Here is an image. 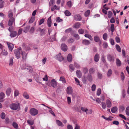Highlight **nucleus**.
Returning <instances> with one entry per match:
<instances>
[{"instance_id":"obj_1","label":"nucleus","mask_w":129,"mask_h":129,"mask_svg":"<svg viewBox=\"0 0 129 129\" xmlns=\"http://www.w3.org/2000/svg\"><path fill=\"white\" fill-rule=\"evenodd\" d=\"M21 50V48L20 47L18 48L15 49L14 50L15 56L17 59L21 57L20 51Z\"/></svg>"},{"instance_id":"obj_2","label":"nucleus","mask_w":129,"mask_h":129,"mask_svg":"<svg viewBox=\"0 0 129 129\" xmlns=\"http://www.w3.org/2000/svg\"><path fill=\"white\" fill-rule=\"evenodd\" d=\"M10 107L11 109L14 110L20 109L19 103H18L17 104L15 103L12 104L10 105Z\"/></svg>"},{"instance_id":"obj_3","label":"nucleus","mask_w":129,"mask_h":129,"mask_svg":"<svg viewBox=\"0 0 129 129\" xmlns=\"http://www.w3.org/2000/svg\"><path fill=\"white\" fill-rule=\"evenodd\" d=\"M50 83V85L48 83L46 84L49 86H51L52 87L54 88L56 87L57 85V82L54 79H53L51 80Z\"/></svg>"},{"instance_id":"obj_4","label":"nucleus","mask_w":129,"mask_h":129,"mask_svg":"<svg viewBox=\"0 0 129 129\" xmlns=\"http://www.w3.org/2000/svg\"><path fill=\"white\" fill-rule=\"evenodd\" d=\"M81 110L83 112H86L87 114H90L92 113V111L91 109L88 110L87 108L85 107H81Z\"/></svg>"},{"instance_id":"obj_5","label":"nucleus","mask_w":129,"mask_h":129,"mask_svg":"<svg viewBox=\"0 0 129 129\" xmlns=\"http://www.w3.org/2000/svg\"><path fill=\"white\" fill-rule=\"evenodd\" d=\"M30 113L32 115L35 116L38 114V111L36 109L32 108L30 110Z\"/></svg>"},{"instance_id":"obj_6","label":"nucleus","mask_w":129,"mask_h":129,"mask_svg":"<svg viewBox=\"0 0 129 129\" xmlns=\"http://www.w3.org/2000/svg\"><path fill=\"white\" fill-rule=\"evenodd\" d=\"M107 58L108 61L110 62H112L114 61V56L110 54L107 55Z\"/></svg>"},{"instance_id":"obj_7","label":"nucleus","mask_w":129,"mask_h":129,"mask_svg":"<svg viewBox=\"0 0 129 129\" xmlns=\"http://www.w3.org/2000/svg\"><path fill=\"white\" fill-rule=\"evenodd\" d=\"M59 61H61L63 59V58L61 56L60 53H59L55 57Z\"/></svg>"},{"instance_id":"obj_8","label":"nucleus","mask_w":129,"mask_h":129,"mask_svg":"<svg viewBox=\"0 0 129 129\" xmlns=\"http://www.w3.org/2000/svg\"><path fill=\"white\" fill-rule=\"evenodd\" d=\"M7 44L9 50L12 51L14 47V45L8 42H7Z\"/></svg>"},{"instance_id":"obj_9","label":"nucleus","mask_w":129,"mask_h":129,"mask_svg":"<svg viewBox=\"0 0 129 129\" xmlns=\"http://www.w3.org/2000/svg\"><path fill=\"white\" fill-rule=\"evenodd\" d=\"M61 49L63 51H66L68 49L67 46L65 44H62L61 45Z\"/></svg>"},{"instance_id":"obj_10","label":"nucleus","mask_w":129,"mask_h":129,"mask_svg":"<svg viewBox=\"0 0 129 129\" xmlns=\"http://www.w3.org/2000/svg\"><path fill=\"white\" fill-rule=\"evenodd\" d=\"M74 19L76 21H80L82 19L81 16L79 14H76L74 15Z\"/></svg>"},{"instance_id":"obj_11","label":"nucleus","mask_w":129,"mask_h":129,"mask_svg":"<svg viewBox=\"0 0 129 129\" xmlns=\"http://www.w3.org/2000/svg\"><path fill=\"white\" fill-rule=\"evenodd\" d=\"M73 92V89L71 87H69L67 88V92L68 94H71Z\"/></svg>"},{"instance_id":"obj_12","label":"nucleus","mask_w":129,"mask_h":129,"mask_svg":"<svg viewBox=\"0 0 129 129\" xmlns=\"http://www.w3.org/2000/svg\"><path fill=\"white\" fill-rule=\"evenodd\" d=\"M21 54L22 55V59L23 60H25L27 58V54L24 51H22Z\"/></svg>"},{"instance_id":"obj_13","label":"nucleus","mask_w":129,"mask_h":129,"mask_svg":"<svg viewBox=\"0 0 129 129\" xmlns=\"http://www.w3.org/2000/svg\"><path fill=\"white\" fill-rule=\"evenodd\" d=\"M15 21V19L14 18H12L11 19H10L9 20L8 24L10 26H11Z\"/></svg>"},{"instance_id":"obj_14","label":"nucleus","mask_w":129,"mask_h":129,"mask_svg":"<svg viewBox=\"0 0 129 129\" xmlns=\"http://www.w3.org/2000/svg\"><path fill=\"white\" fill-rule=\"evenodd\" d=\"M94 40L96 42H99L100 44H101V42L100 41V38L99 36H94Z\"/></svg>"},{"instance_id":"obj_15","label":"nucleus","mask_w":129,"mask_h":129,"mask_svg":"<svg viewBox=\"0 0 129 129\" xmlns=\"http://www.w3.org/2000/svg\"><path fill=\"white\" fill-rule=\"evenodd\" d=\"M17 35H18L17 32L15 31H13L11 32L10 36L11 37H14Z\"/></svg>"},{"instance_id":"obj_16","label":"nucleus","mask_w":129,"mask_h":129,"mask_svg":"<svg viewBox=\"0 0 129 129\" xmlns=\"http://www.w3.org/2000/svg\"><path fill=\"white\" fill-rule=\"evenodd\" d=\"M106 104L108 108H110L112 106V103L111 101L108 99L106 100Z\"/></svg>"},{"instance_id":"obj_17","label":"nucleus","mask_w":129,"mask_h":129,"mask_svg":"<svg viewBox=\"0 0 129 129\" xmlns=\"http://www.w3.org/2000/svg\"><path fill=\"white\" fill-rule=\"evenodd\" d=\"M100 56L97 53L95 54L94 57V60L96 62H98L99 60Z\"/></svg>"},{"instance_id":"obj_18","label":"nucleus","mask_w":129,"mask_h":129,"mask_svg":"<svg viewBox=\"0 0 129 129\" xmlns=\"http://www.w3.org/2000/svg\"><path fill=\"white\" fill-rule=\"evenodd\" d=\"M51 16H50L49 17L47 20V25L49 27H50L51 26V23L52 21L51 19Z\"/></svg>"},{"instance_id":"obj_19","label":"nucleus","mask_w":129,"mask_h":129,"mask_svg":"<svg viewBox=\"0 0 129 129\" xmlns=\"http://www.w3.org/2000/svg\"><path fill=\"white\" fill-rule=\"evenodd\" d=\"M23 69H26L30 73H32L33 71V68L31 66H28L27 67V68H23Z\"/></svg>"},{"instance_id":"obj_20","label":"nucleus","mask_w":129,"mask_h":129,"mask_svg":"<svg viewBox=\"0 0 129 129\" xmlns=\"http://www.w3.org/2000/svg\"><path fill=\"white\" fill-rule=\"evenodd\" d=\"M13 16L12 10H10L8 12V17L10 19H11L12 18H14L13 17Z\"/></svg>"},{"instance_id":"obj_21","label":"nucleus","mask_w":129,"mask_h":129,"mask_svg":"<svg viewBox=\"0 0 129 129\" xmlns=\"http://www.w3.org/2000/svg\"><path fill=\"white\" fill-rule=\"evenodd\" d=\"M11 92V89L10 88H8L7 89L6 92V94L7 96H10Z\"/></svg>"},{"instance_id":"obj_22","label":"nucleus","mask_w":129,"mask_h":129,"mask_svg":"<svg viewBox=\"0 0 129 129\" xmlns=\"http://www.w3.org/2000/svg\"><path fill=\"white\" fill-rule=\"evenodd\" d=\"M60 8L59 7H57L56 5H55L51 7V10L52 11H53L55 9L58 10Z\"/></svg>"},{"instance_id":"obj_23","label":"nucleus","mask_w":129,"mask_h":129,"mask_svg":"<svg viewBox=\"0 0 129 129\" xmlns=\"http://www.w3.org/2000/svg\"><path fill=\"white\" fill-rule=\"evenodd\" d=\"M76 73L77 77L80 78L82 76V73L81 71L79 70H77L76 72Z\"/></svg>"},{"instance_id":"obj_24","label":"nucleus","mask_w":129,"mask_h":129,"mask_svg":"<svg viewBox=\"0 0 129 129\" xmlns=\"http://www.w3.org/2000/svg\"><path fill=\"white\" fill-rule=\"evenodd\" d=\"M82 43L84 45H88L90 44L89 41L86 40H84L82 41Z\"/></svg>"},{"instance_id":"obj_25","label":"nucleus","mask_w":129,"mask_h":129,"mask_svg":"<svg viewBox=\"0 0 129 129\" xmlns=\"http://www.w3.org/2000/svg\"><path fill=\"white\" fill-rule=\"evenodd\" d=\"M67 59L68 61L69 62H71L72 61V55L70 54H68L67 57Z\"/></svg>"},{"instance_id":"obj_26","label":"nucleus","mask_w":129,"mask_h":129,"mask_svg":"<svg viewBox=\"0 0 129 129\" xmlns=\"http://www.w3.org/2000/svg\"><path fill=\"white\" fill-rule=\"evenodd\" d=\"M56 122L58 125L61 127H63L64 126V125L62 122L59 120H56Z\"/></svg>"},{"instance_id":"obj_27","label":"nucleus","mask_w":129,"mask_h":129,"mask_svg":"<svg viewBox=\"0 0 129 129\" xmlns=\"http://www.w3.org/2000/svg\"><path fill=\"white\" fill-rule=\"evenodd\" d=\"M81 25L79 23L77 22L75 23L73 25V27L76 28H79L80 26Z\"/></svg>"},{"instance_id":"obj_28","label":"nucleus","mask_w":129,"mask_h":129,"mask_svg":"<svg viewBox=\"0 0 129 129\" xmlns=\"http://www.w3.org/2000/svg\"><path fill=\"white\" fill-rule=\"evenodd\" d=\"M117 110V108L116 107H114L112 108L111 111L113 113H115Z\"/></svg>"},{"instance_id":"obj_29","label":"nucleus","mask_w":129,"mask_h":129,"mask_svg":"<svg viewBox=\"0 0 129 129\" xmlns=\"http://www.w3.org/2000/svg\"><path fill=\"white\" fill-rule=\"evenodd\" d=\"M14 58L12 57L10 58L9 60V65L10 66H12L13 64V59Z\"/></svg>"},{"instance_id":"obj_30","label":"nucleus","mask_w":129,"mask_h":129,"mask_svg":"<svg viewBox=\"0 0 129 129\" xmlns=\"http://www.w3.org/2000/svg\"><path fill=\"white\" fill-rule=\"evenodd\" d=\"M116 62L117 66H120L121 65V62L118 59L116 60Z\"/></svg>"},{"instance_id":"obj_31","label":"nucleus","mask_w":129,"mask_h":129,"mask_svg":"<svg viewBox=\"0 0 129 129\" xmlns=\"http://www.w3.org/2000/svg\"><path fill=\"white\" fill-rule=\"evenodd\" d=\"M23 96L25 99H28L29 98V95L27 92H25L23 94Z\"/></svg>"},{"instance_id":"obj_32","label":"nucleus","mask_w":129,"mask_h":129,"mask_svg":"<svg viewBox=\"0 0 129 129\" xmlns=\"http://www.w3.org/2000/svg\"><path fill=\"white\" fill-rule=\"evenodd\" d=\"M84 36L88 38L91 41H92L93 40L92 37L90 35L88 34H86L84 35Z\"/></svg>"},{"instance_id":"obj_33","label":"nucleus","mask_w":129,"mask_h":129,"mask_svg":"<svg viewBox=\"0 0 129 129\" xmlns=\"http://www.w3.org/2000/svg\"><path fill=\"white\" fill-rule=\"evenodd\" d=\"M5 94L3 92L0 93V99H4L5 97Z\"/></svg>"},{"instance_id":"obj_34","label":"nucleus","mask_w":129,"mask_h":129,"mask_svg":"<svg viewBox=\"0 0 129 129\" xmlns=\"http://www.w3.org/2000/svg\"><path fill=\"white\" fill-rule=\"evenodd\" d=\"M30 28V26H28L24 28L23 32L26 33L27 32L29 31Z\"/></svg>"},{"instance_id":"obj_35","label":"nucleus","mask_w":129,"mask_h":129,"mask_svg":"<svg viewBox=\"0 0 129 129\" xmlns=\"http://www.w3.org/2000/svg\"><path fill=\"white\" fill-rule=\"evenodd\" d=\"M112 73V70L111 69H109L108 71L107 74V76L108 77L110 76Z\"/></svg>"},{"instance_id":"obj_36","label":"nucleus","mask_w":129,"mask_h":129,"mask_svg":"<svg viewBox=\"0 0 129 129\" xmlns=\"http://www.w3.org/2000/svg\"><path fill=\"white\" fill-rule=\"evenodd\" d=\"M60 81H61L63 83H65L66 81L64 77L63 76L61 77L59 79Z\"/></svg>"},{"instance_id":"obj_37","label":"nucleus","mask_w":129,"mask_h":129,"mask_svg":"<svg viewBox=\"0 0 129 129\" xmlns=\"http://www.w3.org/2000/svg\"><path fill=\"white\" fill-rule=\"evenodd\" d=\"M19 94V91L17 89H15L14 92V95L15 96H17Z\"/></svg>"},{"instance_id":"obj_38","label":"nucleus","mask_w":129,"mask_h":129,"mask_svg":"<svg viewBox=\"0 0 129 129\" xmlns=\"http://www.w3.org/2000/svg\"><path fill=\"white\" fill-rule=\"evenodd\" d=\"M64 13L65 15L67 16H70L71 15V13L68 10H66Z\"/></svg>"},{"instance_id":"obj_39","label":"nucleus","mask_w":129,"mask_h":129,"mask_svg":"<svg viewBox=\"0 0 129 129\" xmlns=\"http://www.w3.org/2000/svg\"><path fill=\"white\" fill-rule=\"evenodd\" d=\"M116 47L117 50L119 52H121V49L119 46L118 45H116Z\"/></svg>"},{"instance_id":"obj_40","label":"nucleus","mask_w":129,"mask_h":129,"mask_svg":"<svg viewBox=\"0 0 129 129\" xmlns=\"http://www.w3.org/2000/svg\"><path fill=\"white\" fill-rule=\"evenodd\" d=\"M5 116L6 115L5 113L2 112L1 113V117L2 119H4L5 118Z\"/></svg>"},{"instance_id":"obj_41","label":"nucleus","mask_w":129,"mask_h":129,"mask_svg":"<svg viewBox=\"0 0 129 129\" xmlns=\"http://www.w3.org/2000/svg\"><path fill=\"white\" fill-rule=\"evenodd\" d=\"M27 122L29 124L31 125H33L34 123V121L30 120H27Z\"/></svg>"},{"instance_id":"obj_42","label":"nucleus","mask_w":129,"mask_h":129,"mask_svg":"<svg viewBox=\"0 0 129 129\" xmlns=\"http://www.w3.org/2000/svg\"><path fill=\"white\" fill-rule=\"evenodd\" d=\"M87 78L88 79V80L90 81H91L92 80V76H91V75H90L88 74L87 76Z\"/></svg>"},{"instance_id":"obj_43","label":"nucleus","mask_w":129,"mask_h":129,"mask_svg":"<svg viewBox=\"0 0 129 129\" xmlns=\"http://www.w3.org/2000/svg\"><path fill=\"white\" fill-rule=\"evenodd\" d=\"M84 30L82 28H80L78 30L79 33L80 34H82L84 33Z\"/></svg>"},{"instance_id":"obj_44","label":"nucleus","mask_w":129,"mask_h":129,"mask_svg":"<svg viewBox=\"0 0 129 129\" xmlns=\"http://www.w3.org/2000/svg\"><path fill=\"white\" fill-rule=\"evenodd\" d=\"M125 112L126 115L127 116H129V107H127L126 109Z\"/></svg>"},{"instance_id":"obj_45","label":"nucleus","mask_w":129,"mask_h":129,"mask_svg":"<svg viewBox=\"0 0 129 129\" xmlns=\"http://www.w3.org/2000/svg\"><path fill=\"white\" fill-rule=\"evenodd\" d=\"M101 105L102 108L104 109H105L106 107V105L104 102H102Z\"/></svg>"},{"instance_id":"obj_46","label":"nucleus","mask_w":129,"mask_h":129,"mask_svg":"<svg viewBox=\"0 0 129 129\" xmlns=\"http://www.w3.org/2000/svg\"><path fill=\"white\" fill-rule=\"evenodd\" d=\"M70 71L72 72L74 70V68L73 65L70 64L69 66Z\"/></svg>"},{"instance_id":"obj_47","label":"nucleus","mask_w":129,"mask_h":129,"mask_svg":"<svg viewBox=\"0 0 129 129\" xmlns=\"http://www.w3.org/2000/svg\"><path fill=\"white\" fill-rule=\"evenodd\" d=\"M112 15V13L111 11H109L108 12V16L109 18H111Z\"/></svg>"},{"instance_id":"obj_48","label":"nucleus","mask_w":129,"mask_h":129,"mask_svg":"<svg viewBox=\"0 0 129 129\" xmlns=\"http://www.w3.org/2000/svg\"><path fill=\"white\" fill-rule=\"evenodd\" d=\"M101 90L100 88H99L97 90V95L99 96L101 93Z\"/></svg>"},{"instance_id":"obj_49","label":"nucleus","mask_w":129,"mask_h":129,"mask_svg":"<svg viewBox=\"0 0 129 129\" xmlns=\"http://www.w3.org/2000/svg\"><path fill=\"white\" fill-rule=\"evenodd\" d=\"M107 36L108 35L107 33H105L104 34L103 36V38L105 40H106L107 39Z\"/></svg>"},{"instance_id":"obj_50","label":"nucleus","mask_w":129,"mask_h":129,"mask_svg":"<svg viewBox=\"0 0 129 129\" xmlns=\"http://www.w3.org/2000/svg\"><path fill=\"white\" fill-rule=\"evenodd\" d=\"M35 20V18L34 17H31L29 21V23H33Z\"/></svg>"},{"instance_id":"obj_51","label":"nucleus","mask_w":129,"mask_h":129,"mask_svg":"<svg viewBox=\"0 0 129 129\" xmlns=\"http://www.w3.org/2000/svg\"><path fill=\"white\" fill-rule=\"evenodd\" d=\"M75 79L76 83L77 85H79L80 87L82 86V85L80 84V82L76 78H75Z\"/></svg>"},{"instance_id":"obj_52","label":"nucleus","mask_w":129,"mask_h":129,"mask_svg":"<svg viewBox=\"0 0 129 129\" xmlns=\"http://www.w3.org/2000/svg\"><path fill=\"white\" fill-rule=\"evenodd\" d=\"M44 22V19L43 18L41 19L40 21L39 22V25H41Z\"/></svg>"},{"instance_id":"obj_53","label":"nucleus","mask_w":129,"mask_h":129,"mask_svg":"<svg viewBox=\"0 0 129 129\" xmlns=\"http://www.w3.org/2000/svg\"><path fill=\"white\" fill-rule=\"evenodd\" d=\"M90 13V10H88L85 13V15L86 16H88L89 14Z\"/></svg>"},{"instance_id":"obj_54","label":"nucleus","mask_w":129,"mask_h":129,"mask_svg":"<svg viewBox=\"0 0 129 129\" xmlns=\"http://www.w3.org/2000/svg\"><path fill=\"white\" fill-rule=\"evenodd\" d=\"M67 5L69 8L71 7L72 6V2L71 1H69L67 3Z\"/></svg>"},{"instance_id":"obj_55","label":"nucleus","mask_w":129,"mask_h":129,"mask_svg":"<svg viewBox=\"0 0 129 129\" xmlns=\"http://www.w3.org/2000/svg\"><path fill=\"white\" fill-rule=\"evenodd\" d=\"M111 30L112 32H113L114 30V25L113 24H112L111 25Z\"/></svg>"},{"instance_id":"obj_56","label":"nucleus","mask_w":129,"mask_h":129,"mask_svg":"<svg viewBox=\"0 0 129 129\" xmlns=\"http://www.w3.org/2000/svg\"><path fill=\"white\" fill-rule=\"evenodd\" d=\"M2 54L4 55H7L8 54V53L5 50H3Z\"/></svg>"},{"instance_id":"obj_57","label":"nucleus","mask_w":129,"mask_h":129,"mask_svg":"<svg viewBox=\"0 0 129 129\" xmlns=\"http://www.w3.org/2000/svg\"><path fill=\"white\" fill-rule=\"evenodd\" d=\"M63 21L59 17H57L56 18V22H60Z\"/></svg>"},{"instance_id":"obj_58","label":"nucleus","mask_w":129,"mask_h":129,"mask_svg":"<svg viewBox=\"0 0 129 129\" xmlns=\"http://www.w3.org/2000/svg\"><path fill=\"white\" fill-rule=\"evenodd\" d=\"M13 126L16 128H17L18 127V126L17 123L15 122H13Z\"/></svg>"},{"instance_id":"obj_59","label":"nucleus","mask_w":129,"mask_h":129,"mask_svg":"<svg viewBox=\"0 0 129 129\" xmlns=\"http://www.w3.org/2000/svg\"><path fill=\"white\" fill-rule=\"evenodd\" d=\"M88 69L86 68H84L83 69V72L84 74H86L88 72Z\"/></svg>"},{"instance_id":"obj_60","label":"nucleus","mask_w":129,"mask_h":129,"mask_svg":"<svg viewBox=\"0 0 129 129\" xmlns=\"http://www.w3.org/2000/svg\"><path fill=\"white\" fill-rule=\"evenodd\" d=\"M116 42L117 43H119L120 42V40L119 38L117 37H116L115 38Z\"/></svg>"},{"instance_id":"obj_61","label":"nucleus","mask_w":129,"mask_h":129,"mask_svg":"<svg viewBox=\"0 0 129 129\" xmlns=\"http://www.w3.org/2000/svg\"><path fill=\"white\" fill-rule=\"evenodd\" d=\"M96 88V85L95 84H93L91 87L92 90V91H94L95 90Z\"/></svg>"},{"instance_id":"obj_62","label":"nucleus","mask_w":129,"mask_h":129,"mask_svg":"<svg viewBox=\"0 0 129 129\" xmlns=\"http://www.w3.org/2000/svg\"><path fill=\"white\" fill-rule=\"evenodd\" d=\"M23 30L21 28L19 29L18 31V33H17L18 36H19L20 35L22 31Z\"/></svg>"},{"instance_id":"obj_63","label":"nucleus","mask_w":129,"mask_h":129,"mask_svg":"<svg viewBox=\"0 0 129 129\" xmlns=\"http://www.w3.org/2000/svg\"><path fill=\"white\" fill-rule=\"evenodd\" d=\"M74 40L72 38H70L68 40V42L69 43H72L74 42Z\"/></svg>"},{"instance_id":"obj_64","label":"nucleus","mask_w":129,"mask_h":129,"mask_svg":"<svg viewBox=\"0 0 129 129\" xmlns=\"http://www.w3.org/2000/svg\"><path fill=\"white\" fill-rule=\"evenodd\" d=\"M34 30L35 27H34L33 26L31 27L29 31V32L30 33H32L34 32Z\"/></svg>"}]
</instances>
